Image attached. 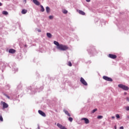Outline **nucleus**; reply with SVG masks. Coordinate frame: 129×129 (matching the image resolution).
Segmentation results:
<instances>
[{
	"label": "nucleus",
	"mask_w": 129,
	"mask_h": 129,
	"mask_svg": "<svg viewBox=\"0 0 129 129\" xmlns=\"http://www.w3.org/2000/svg\"><path fill=\"white\" fill-rule=\"evenodd\" d=\"M111 118H113V119H114V118H115V117L113 116L111 117Z\"/></svg>",
	"instance_id": "35"
},
{
	"label": "nucleus",
	"mask_w": 129,
	"mask_h": 129,
	"mask_svg": "<svg viewBox=\"0 0 129 129\" xmlns=\"http://www.w3.org/2000/svg\"><path fill=\"white\" fill-rule=\"evenodd\" d=\"M118 86L119 87V88L123 89V90H128L129 89L128 87L122 84H119L118 85Z\"/></svg>",
	"instance_id": "2"
},
{
	"label": "nucleus",
	"mask_w": 129,
	"mask_h": 129,
	"mask_svg": "<svg viewBox=\"0 0 129 129\" xmlns=\"http://www.w3.org/2000/svg\"><path fill=\"white\" fill-rule=\"evenodd\" d=\"M38 113H39V114H40V115H42V116H46V114L43 112L42 110H38Z\"/></svg>",
	"instance_id": "8"
},
{
	"label": "nucleus",
	"mask_w": 129,
	"mask_h": 129,
	"mask_svg": "<svg viewBox=\"0 0 129 129\" xmlns=\"http://www.w3.org/2000/svg\"><path fill=\"white\" fill-rule=\"evenodd\" d=\"M63 111L66 113V114L68 116H71V115H70V113H69V112H68V111L64 109V110H63Z\"/></svg>",
	"instance_id": "13"
},
{
	"label": "nucleus",
	"mask_w": 129,
	"mask_h": 129,
	"mask_svg": "<svg viewBox=\"0 0 129 129\" xmlns=\"http://www.w3.org/2000/svg\"><path fill=\"white\" fill-rule=\"evenodd\" d=\"M46 11L47 13H50V8H49V7H46Z\"/></svg>",
	"instance_id": "16"
},
{
	"label": "nucleus",
	"mask_w": 129,
	"mask_h": 129,
	"mask_svg": "<svg viewBox=\"0 0 129 129\" xmlns=\"http://www.w3.org/2000/svg\"><path fill=\"white\" fill-rule=\"evenodd\" d=\"M124 94H126V93H124Z\"/></svg>",
	"instance_id": "38"
},
{
	"label": "nucleus",
	"mask_w": 129,
	"mask_h": 129,
	"mask_svg": "<svg viewBox=\"0 0 129 129\" xmlns=\"http://www.w3.org/2000/svg\"><path fill=\"white\" fill-rule=\"evenodd\" d=\"M1 104H3V108H8L9 107V105L4 101H2Z\"/></svg>",
	"instance_id": "5"
},
{
	"label": "nucleus",
	"mask_w": 129,
	"mask_h": 129,
	"mask_svg": "<svg viewBox=\"0 0 129 129\" xmlns=\"http://www.w3.org/2000/svg\"><path fill=\"white\" fill-rule=\"evenodd\" d=\"M68 65V66H70V67H71L72 66V63H71V61H69Z\"/></svg>",
	"instance_id": "19"
},
{
	"label": "nucleus",
	"mask_w": 129,
	"mask_h": 129,
	"mask_svg": "<svg viewBox=\"0 0 129 129\" xmlns=\"http://www.w3.org/2000/svg\"><path fill=\"white\" fill-rule=\"evenodd\" d=\"M28 11L26 9L22 10L21 13L23 15H25V14H27Z\"/></svg>",
	"instance_id": "14"
},
{
	"label": "nucleus",
	"mask_w": 129,
	"mask_h": 129,
	"mask_svg": "<svg viewBox=\"0 0 129 129\" xmlns=\"http://www.w3.org/2000/svg\"><path fill=\"white\" fill-rule=\"evenodd\" d=\"M57 126L59 127L60 129H67V128L65 127V126H63L62 124L57 123Z\"/></svg>",
	"instance_id": "6"
},
{
	"label": "nucleus",
	"mask_w": 129,
	"mask_h": 129,
	"mask_svg": "<svg viewBox=\"0 0 129 129\" xmlns=\"http://www.w3.org/2000/svg\"><path fill=\"white\" fill-rule=\"evenodd\" d=\"M6 97H7V98H9V99H10V96H9L8 95H6Z\"/></svg>",
	"instance_id": "31"
},
{
	"label": "nucleus",
	"mask_w": 129,
	"mask_h": 129,
	"mask_svg": "<svg viewBox=\"0 0 129 129\" xmlns=\"http://www.w3.org/2000/svg\"><path fill=\"white\" fill-rule=\"evenodd\" d=\"M33 2L36 6H40V2L37 0H33Z\"/></svg>",
	"instance_id": "11"
},
{
	"label": "nucleus",
	"mask_w": 129,
	"mask_h": 129,
	"mask_svg": "<svg viewBox=\"0 0 129 129\" xmlns=\"http://www.w3.org/2000/svg\"><path fill=\"white\" fill-rule=\"evenodd\" d=\"M126 110H129V106L126 107Z\"/></svg>",
	"instance_id": "29"
},
{
	"label": "nucleus",
	"mask_w": 129,
	"mask_h": 129,
	"mask_svg": "<svg viewBox=\"0 0 129 129\" xmlns=\"http://www.w3.org/2000/svg\"><path fill=\"white\" fill-rule=\"evenodd\" d=\"M38 129H40V127H38Z\"/></svg>",
	"instance_id": "37"
},
{
	"label": "nucleus",
	"mask_w": 129,
	"mask_h": 129,
	"mask_svg": "<svg viewBox=\"0 0 129 129\" xmlns=\"http://www.w3.org/2000/svg\"><path fill=\"white\" fill-rule=\"evenodd\" d=\"M108 57H109V58H111V59H116L117 56L115 54H109L108 55Z\"/></svg>",
	"instance_id": "7"
},
{
	"label": "nucleus",
	"mask_w": 129,
	"mask_h": 129,
	"mask_svg": "<svg viewBox=\"0 0 129 129\" xmlns=\"http://www.w3.org/2000/svg\"><path fill=\"white\" fill-rule=\"evenodd\" d=\"M37 32H38L39 33H41V30H40V29H37Z\"/></svg>",
	"instance_id": "30"
},
{
	"label": "nucleus",
	"mask_w": 129,
	"mask_h": 129,
	"mask_svg": "<svg viewBox=\"0 0 129 129\" xmlns=\"http://www.w3.org/2000/svg\"><path fill=\"white\" fill-rule=\"evenodd\" d=\"M126 119L127 120H128V119H129V116L128 115L126 117Z\"/></svg>",
	"instance_id": "27"
},
{
	"label": "nucleus",
	"mask_w": 129,
	"mask_h": 129,
	"mask_svg": "<svg viewBox=\"0 0 129 129\" xmlns=\"http://www.w3.org/2000/svg\"><path fill=\"white\" fill-rule=\"evenodd\" d=\"M103 79L104 80H106V81H110L111 82H112V79L108 77H106V76H103Z\"/></svg>",
	"instance_id": "3"
},
{
	"label": "nucleus",
	"mask_w": 129,
	"mask_h": 129,
	"mask_svg": "<svg viewBox=\"0 0 129 129\" xmlns=\"http://www.w3.org/2000/svg\"><path fill=\"white\" fill-rule=\"evenodd\" d=\"M87 3H89L90 2V0H86Z\"/></svg>",
	"instance_id": "33"
},
{
	"label": "nucleus",
	"mask_w": 129,
	"mask_h": 129,
	"mask_svg": "<svg viewBox=\"0 0 129 129\" xmlns=\"http://www.w3.org/2000/svg\"><path fill=\"white\" fill-rule=\"evenodd\" d=\"M102 117H103V116H101V115H100V116H98L97 117V118H98V119H100V118H102Z\"/></svg>",
	"instance_id": "24"
},
{
	"label": "nucleus",
	"mask_w": 129,
	"mask_h": 129,
	"mask_svg": "<svg viewBox=\"0 0 129 129\" xmlns=\"http://www.w3.org/2000/svg\"><path fill=\"white\" fill-rule=\"evenodd\" d=\"M115 129H116V126L115 127Z\"/></svg>",
	"instance_id": "36"
},
{
	"label": "nucleus",
	"mask_w": 129,
	"mask_h": 129,
	"mask_svg": "<svg viewBox=\"0 0 129 129\" xmlns=\"http://www.w3.org/2000/svg\"><path fill=\"white\" fill-rule=\"evenodd\" d=\"M68 13V11L67 10H64L63 11V14H67Z\"/></svg>",
	"instance_id": "25"
},
{
	"label": "nucleus",
	"mask_w": 129,
	"mask_h": 129,
	"mask_svg": "<svg viewBox=\"0 0 129 129\" xmlns=\"http://www.w3.org/2000/svg\"><path fill=\"white\" fill-rule=\"evenodd\" d=\"M80 81L81 83H82V84L85 85V86H87V82H86V81H85V80H84V79H83V78H81Z\"/></svg>",
	"instance_id": "4"
},
{
	"label": "nucleus",
	"mask_w": 129,
	"mask_h": 129,
	"mask_svg": "<svg viewBox=\"0 0 129 129\" xmlns=\"http://www.w3.org/2000/svg\"><path fill=\"white\" fill-rule=\"evenodd\" d=\"M78 12L80 14V15H82V16H85V12H84L81 10H79V11H78Z\"/></svg>",
	"instance_id": "12"
},
{
	"label": "nucleus",
	"mask_w": 129,
	"mask_h": 129,
	"mask_svg": "<svg viewBox=\"0 0 129 129\" xmlns=\"http://www.w3.org/2000/svg\"><path fill=\"white\" fill-rule=\"evenodd\" d=\"M9 52L11 54H14V53H16V50H15L13 48H11V49H9Z\"/></svg>",
	"instance_id": "10"
},
{
	"label": "nucleus",
	"mask_w": 129,
	"mask_h": 129,
	"mask_svg": "<svg viewBox=\"0 0 129 129\" xmlns=\"http://www.w3.org/2000/svg\"><path fill=\"white\" fill-rule=\"evenodd\" d=\"M40 8L41 9V12H45V9H44V7H43V6L41 5Z\"/></svg>",
	"instance_id": "17"
},
{
	"label": "nucleus",
	"mask_w": 129,
	"mask_h": 129,
	"mask_svg": "<svg viewBox=\"0 0 129 129\" xmlns=\"http://www.w3.org/2000/svg\"><path fill=\"white\" fill-rule=\"evenodd\" d=\"M97 111V109H94V110H92V113H94L95 111Z\"/></svg>",
	"instance_id": "23"
},
{
	"label": "nucleus",
	"mask_w": 129,
	"mask_h": 129,
	"mask_svg": "<svg viewBox=\"0 0 129 129\" xmlns=\"http://www.w3.org/2000/svg\"><path fill=\"white\" fill-rule=\"evenodd\" d=\"M116 118H119L120 117V116H119V115L118 114H116Z\"/></svg>",
	"instance_id": "22"
},
{
	"label": "nucleus",
	"mask_w": 129,
	"mask_h": 129,
	"mask_svg": "<svg viewBox=\"0 0 129 129\" xmlns=\"http://www.w3.org/2000/svg\"><path fill=\"white\" fill-rule=\"evenodd\" d=\"M53 44L56 46V48L60 51H67L69 49L68 46L62 44H59L58 41H54Z\"/></svg>",
	"instance_id": "1"
},
{
	"label": "nucleus",
	"mask_w": 129,
	"mask_h": 129,
	"mask_svg": "<svg viewBox=\"0 0 129 129\" xmlns=\"http://www.w3.org/2000/svg\"><path fill=\"white\" fill-rule=\"evenodd\" d=\"M49 18L50 20H52V19H53V16H49Z\"/></svg>",
	"instance_id": "26"
},
{
	"label": "nucleus",
	"mask_w": 129,
	"mask_h": 129,
	"mask_svg": "<svg viewBox=\"0 0 129 129\" xmlns=\"http://www.w3.org/2000/svg\"><path fill=\"white\" fill-rule=\"evenodd\" d=\"M2 14H3V15H9V13L7 11H3Z\"/></svg>",
	"instance_id": "18"
},
{
	"label": "nucleus",
	"mask_w": 129,
	"mask_h": 129,
	"mask_svg": "<svg viewBox=\"0 0 129 129\" xmlns=\"http://www.w3.org/2000/svg\"><path fill=\"white\" fill-rule=\"evenodd\" d=\"M69 121H71V122H72V121H73V118L71 117L69 118Z\"/></svg>",
	"instance_id": "20"
},
{
	"label": "nucleus",
	"mask_w": 129,
	"mask_h": 129,
	"mask_svg": "<svg viewBox=\"0 0 129 129\" xmlns=\"http://www.w3.org/2000/svg\"><path fill=\"white\" fill-rule=\"evenodd\" d=\"M82 120H84L85 123H86V124L89 123V120L87 119V118H82Z\"/></svg>",
	"instance_id": "9"
},
{
	"label": "nucleus",
	"mask_w": 129,
	"mask_h": 129,
	"mask_svg": "<svg viewBox=\"0 0 129 129\" xmlns=\"http://www.w3.org/2000/svg\"><path fill=\"white\" fill-rule=\"evenodd\" d=\"M119 129H123V126H122L120 127Z\"/></svg>",
	"instance_id": "32"
},
{
	"label": "nucleus",
	"mask_w": 129,
	"mask_h": 129,
	"mask_svg": "<svg viewBox=\"0 0 129 129\" xmlns=\"http://www.w3.org/2000/svg\"><path fill=\"white\" fill-rule=\"evenodd\" d=\"M3 6V4H2V3L0 2V7H2Z\"/></svg>",
	"instance_id": "34"
},
{
	"label": "nucleus",
	"mask_w": 129,
	"mask_h": 129,
	"mask_svg": "<svg viewBox=\"0 0 129 129\" xmlns=\"http://www.w3.org/2000/svg\"><path fill=\"white\" fill-rule=\"evenodd\" d=\"M126 99L127 101H128L129 102V98H128V97H127L126 98Z\"/></svg>",
	"instance_id": "28"
},
{
	"label": "nucleus",
	"mask_w": 129,
	"mask_h": 129,
	"mask_svg": "<svg viewBox=\"0 0 129 129\" xmlns=\"http://www.w3.org/2000/svg\"><path fill=\"white\" fill-rule=\"evenodd\" d=\"M0 120L1 121H4V118H3V116H2V115H0Z\"/></svg>",
	"instance_id": "21"
},
{
	"label": "nucleus",
	"mask_w": 129,
	"mask_h": 129,
	"mask_svg": "<svg viewBox=\"0 0 129 129\" xmlns=\"http://www.w3.org/2000/svg\"><path fill=\"white\" fill-rule=\"evenodd\" d=\"M46 35L48 38H52V34L50 33H47Z\"/></svg>",
	"instance_id": "15"
}]
</instances>
